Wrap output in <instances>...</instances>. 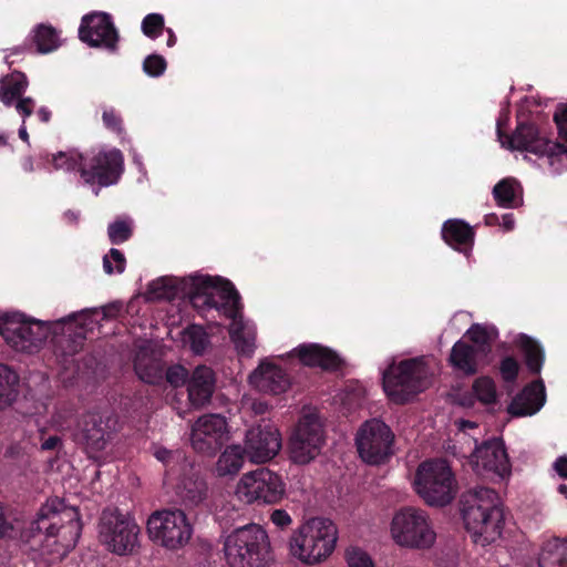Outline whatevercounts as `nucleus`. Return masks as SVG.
<instances>
[{"label": "nucleus", "mask_w": 567, "mask_h": 567, "mask_svg": "<svg viewBox=\"0 0 567 567\" xmlns=\"http://www.w3.org/2000/svg\"><path fill=\"white\" fill-rule=\"evenodd\" d=\"M462 515L466 530L476 545L485 547L501 538L504 513L497 493L475 487L462 496Z\"/></svg>", "instance_id": "f257e3e1"}, {"label": "nucleus", "mask_w": 567, "mask_h": 567, "mask_svg": "<svg viewBox=\"0 0 567 567\" xmlns=\"http://www.w3.org/2000/svg\"><path fill=\"white\" fill-rule=\"evenodd\" d=\"M32 530H45L47 547L56 546L54 551L63 556L75 546L80 537L79 512L58 497L50 498L40 508L32 523Z\"/></svg>", "instance_id": "f03ea898"}, {"label": "nucleus", "mask_w": 567, "mask_h": 567, "mask_svg": "<svg viewBox=\"0 0 567 567\" xmlns=\"http://www.w3.org/2000/svg\"><path fill=\"white\" fill-rule=\"evenodd\" d=\"M337 539V526L330 519L315 517L292 532L289 551L302 564H320L333 553Z\"/></svg>", "instance_id": "7ed1b4c3"}, {"label": "nucleus", "mask_w": 567, "mask_h": 567, "mask_svg": "<svg viewBox=\"0 0 567 567\" xmlns=\"http://www.w3.org/2000/svg\"><path fill=\"white\" fill-rule=\"evenodd\" d=\"M224 553L229 567H265L271 559L269 536L260 525L248 524L226 537Z\"/></svg>", "instance_id": "20e7f679"}, {"label": "nucleus", "mask_w": 567, "mask_h": 567, "mask_svg": "<svg viewBox=\"0 0 567 567\" xmlns=\"http://www.w3.org/2000/svg\"><path fill=\"white\" fill-rule=\"evenodd\" d=\"M414 488L427 505L445 506L457 494V481L445 460H429L419 465L414 477Z\"/></svg>", "instance_id": "39448f33"}, {"label": "nucleus", "mask_w": 567, "mask_h": 567, "mask_svg": "<svg viewBox=\"0 0 567 567\" xmlns=\"http://www.w3.org/2000/svg\"><path fill=\"white\" fill-rule=\"evenodd\" d=\"M431 375L424 358L404 360L383 372V388L393 402L404 403L429 386Z\"/></svg>", "instance_id": "423d86ee"}, {"label": "nucleus", "mask_w": 567, "mask_h": 567, "mask_svg": "<svg viewBox=\"0 0 567 567\" xmlns=\"http://www.w3.org/2000/svg\"><path fill=\"white\" fill-rule=\"evenodd\" d=\"M188 296L198 310L216 309L230 319L240 313L239 296L227 280L204 276L193 278Z\"/></svg>", "instance_id": "0eeeda50"}, {"label": "nucleus", "mask_w": 567, "mask_h": 567, "mask_svg": "<svg viewBox=\"0 0 567 567\" xmlns=\"http://www.w3.org/2000/svg\"><path fill=\"white\" fill-rule=\"evenodd\" d=\"M234 495L246 505H274L285 497L286 484L278 474L261 467L243 474L236 483Z\"/></svg>", "instance_id": "6e6552de"}, {"label": "nucleus", "mask_w": 567, "mask_h": 567, "mask_svg": "<svg viewBox=\"0 0 567 567\" xmlns=\"http://www.w3.org/2000/svg\"><path fill=\"white\" fill-rule=\"evenodd\" d=\"M146 533L155 545L178 550L190 540L193 527L182 509H162L150 515Z\"/></svg>", "instance_id": "1a4fd4ad"}, {"label": "nucleus", "mask_w": 567, "mask_h": 567, "mask_svg": "<svg viewBox=\"0 0 567 567\" xmlns=\"http://www.w3.org/2000/svg\"><path fill=\"white\" fill-rule=\"evenodd\" d=\"M390 533L396 545L413 549L430 548L436 537L426 513L414 507H405L393 516Z\"/></svg>", "instance_id": "9d476101"}, {"label": "nucleus", "mask_w": 567, "mask_h": 567, "mask_svg": "<svg viewBox=\"0 0 567 567\" xmlns=\"http://www.w3.org/2000/svg\"><path fill=\"white\" fill-rule=\"evenodd\" d=\"M140 527L135 520L117 509L102 513L99 537L107 549L117 555H130L138 547Z\"/></svg>", "instance_id": "9b49d317"}, {"label": "nucleus", "mask_w": 567, "mask_h": 567, "mask_svg": "<svg viewBox=\"0 0 567 567\" xmlns=\"http://www.w3.org/2000/svg\"><path fill=\"white\" fill-rule=\"evenodd\" d=\"M358 453L363 462L379 465L393 454L394 434L381 420L365 421L355 436Z\"/></svg>", "instance_id": "f8f14e48"}, {"label": "nucleus", "mask_w": 567, "mask_h": 567, "mask_svg": "<svg viewBox=\"0 0 567 567\" xmlns=\"http://www.w3.org/2000/svg\"><path fill=\"white\" fill-rule=\"evenodd\" d=\"M544 114L534 112L526 105H520L516 112V127L511 128L509 104L506 103L499 111L496 120V134L498 142H551L548 137H540L539 124Z\"/></svg>", "instance_id": "ddd939ff"}, {"label": "nucleus", "mask_w": 567, "mask_h": 567, "mask_svg": "<svg viewBox=\"0 0 567 567\" xmlns=\"http://www.w3.org/2000/svg\"><path fill=\"white\" fill-rule=\"evenodd\" d=\"M49 328L38 320L18 316L6 317L0 321V333L6 342L17 351L32 352L47 339Z\"/></svg>", "instance_id": "4468645a"}, {"label": "nucleus", "mask_w": 567, "mask_h": 567, "mask_svg": "<svg viewBox=\"0 0 567 567\" xmlns=\"http://www.w3.org/2000/svg\"><path fill=\"white\" fill-rule=\"evenodd\" d=\"M323 444L322 423L315 412L302 415L290 440V457L295 463L307 464Z\"/></svg>", "instance_id": "2eb2a0df"}, {"label": "nucleus", "mask_w": 567, "mask_h": 567, "mask_svg": "<svg viewBox=\"0 0 567 567\" xmlns=\"http://www.w3.org/2000/svg\"><path fill=\"white\" fill-rule=\"evenodd\" d=\"M79 39L91 48H100L110 53H116L118 50V32L112 17L105 12L83 16L79 27Z\"/></svg>", "instance_id": "dca6fc26"}, {"label": "nucleus", "mask_w": 567, "mask_h": 567, "mask_svg": "<svg viewBox=\"0 0 567 567\" xmlns=\"http://www.w3.org/2000/svg\"><path fill=\"white\" fill-rule=\"evenodd\" d=\"M114 430L115 420L111 415L89 413L79 423L76 440L90 457H97L106 449Z\"/></svg>", "instance_id": "f3484780"}, {"label": "nucleus", "mask_w": 567, "mask_h": 567, "mask_svg": "<svg viewBox=\"0 0 567 567\" xmlns=\"http://www.w3.org/2000/svg\"><path fill=\"white\" fill-rule=\"evenodd\" d=\"M123 155L116 148L101 151L90 159L81 163V176L86 183H97L101 186L115 184L123 173Z\"/></svg>", "instance_id": "a211bd4d"}, {"label": "nucleus", "mask_w": 567, "mask_h": 567, "mask_svg": "<svg viewBox=\"0 0 567 567\" xmlns=\"http://www.w3.org/2000/svg\"><path fill=\"white\" fill-rule=\"evenodd\" d=\"M227 439V422L220 414H206L192 426L190 444L202 454H214Z\"/></svg>", "instance_id": "6ab92c4d"}, {"label": "nucleus", "mask_w": 567, "mask_h": 567, "mask_svg": "<svg viewBox=\"0 0 567 567\" xmlns=\"http://www.w3.org/2000/svg\"><path fill=\"white\" fill-rule=\"evenodd\" d=\"M471 463L478 475L486 477L504 478L511 472L506 451L496 440L477 447L471 456Z\"/></svg>", "instance_id": "aec40b11"}, {"label": "nucleus", "mask_w": 567, "mask_h": 567, "mask_svg": "<svg viewBox=\"0 0 567 567\" xmlns=\"http://www.w3.org/2000/svg\"><path fill=\"white\" fill-rule=\"evenodd\" d=\"M243 449L251 463H266L274 458L281 449L280 433L272 426L251 427L246 433Z\"/></svg>", "instance_id": "412c9836"}, {"label": "nucleus", "mask_w": 567, "mask_h": 567, "mask_svg": "<svg viewBox=\"0 0 567 567\" xmlns=\"http://www.w3.org/2000/svg\"><path fill=\"white\" fill-rule=\"evenodd\" d=\"M176 494L186 507H196L208 497V485L193 463H184L176 476Z\"/></svg>", "instance_id": "4be33fe9"}, {"label": "nucleus", "mask_w": 567, "mask_h": 567, "mask_svg": "<svg viewBox=\"0 0 567 567\" xmlns=\"http://www.w3.org/2000/svg\"><path fill=\"white\" fill-rule=\"evenodd\" d=\"M28 84L25 74L19 71H13L0 81V101L7 106L14 104L22 117L30 116L35 106L33 99L22 97Z\"/></svg>", "instance_id": "5701e85b"}, {"label": "nucleus", "mask_w": 567, "mask_h": 567, "mask_svg": "<svg viewBox=\"0 0 567 567\" xmlns=\"http://www.w3.org/2000/svg\"><path fill=\"white\" fill-rule=\"evenodd\" d=\"M511 152H516L524 159L545 161L554 173L567 168V150L565 144H505Z\"/></svg>", "instance_id": "b1692460"}, {"label": "nucleus", "mask_w": 567, "mask_h": 567, "mask_svg": "<svg viewBox=\"0 0 567 567\" xmlns=\"http://www.w3.org/2000/svg\"><path fill=\"white\" fill-rule=\"evenodd\" d=\"M250 383L260 392L280 394L288 390L290 380L286 372L269 362H262L249 377Z\"/></svg>", "instance_id": "393cba45"}, {"label": "nucleus", "mask_w": 567, "mask_h": 567, "mask_svg": "<svg viewBox=\"0 0 567 567\" xmlns=\"http://www.w3.org/2000/svg\"><path fill=\"white\" fill-rule=\"evenodd\" d=\"M215 389V375L206 365L197 367L188 380L187 391L190 404L198 409L210 401Z\"/></svg>", "instance_id": "a878e982"}, {"label": "nucleus", "mask_w": 567, "mask_h": 567, "mask_svg": "<svg viewBox=\"0 0 567 567\" xmlns=\"http://www.w3.org/2000/svg\"><path fill=\"white\" fill-rule=\"evenodd\" d=\"M544 403L545 386L542 381H535L514 398L508 406V413L513 416L533 415Z\"/></svg>", "instance_id": "bb28decb"}, {"label": "nucleus", "mask_w": 567, "mask_h": 567, "mask_svg": "<svg viewBox=\"0 0 567 567\" xmlns=\"http://www.w3.org/2000/svg\"><path fill=\"white\" fill-rule=\"evenodd\" d=\"M134 369L137 377L143 382L157 384L163 379V365L161 361L155 358L153 347L150 342L145 341L138 346L134 359Z\"/></svg>", "instance_id": "cd10ccee"}, {"label": "nucleus", "mask_w": 567, "mask_h": 567, "mask_svg": "<svg viewBox=\"0 0 567 567\" xmlns=\"http://www.w3.org/2000/svg\"><path fill=\"white\" fill-rule=\"evenodd\" d=\"M229 337L237 353L250 358L256 349V327L249 320H245L241 312L231 318Z\"/></svg>", "instance_id": "c85d7f7f"}, {"label": "nucleus", "mask_w": 567, "mask_h": 567, "mask_svg": "<svg viewBox=\"0 0 567 567\" xmlns=\"http://www.w3.org/2000/svg\"><path fill=\"white\" fill-rule=\"evenodd\" d=\"M291 355L298 357L305 365L323 369L337 368L340 362L333 351L317 343L301 344L291 352Z\"/></svg>", "instance_id": "c756f323"}, {"label": "nucleus", "mask_w": 567, "mask_h": 567, "mask_svg": "<svg viewBox=\"0 0 567 567\" xmlns=\"http://www.w3.org/2000/svg\"><path fill=\"white\" fill-rule=\"evenodd\" d=\"M246 456L241 445H228L218 456L213 473L217 477H234L244 467Z\"/></svg>", "instance_id": "7c9ffc66"}, {"label": "nucleus", "mask_w": 567, "mask_h": 567, "mask_svg": "<svg viewBox=\"0 0 567 567\" xmlns=\"http://www.w3.org/2000/svg\"><path fill=\"white\" fill-rule=\"evenodd\" d=\"M442 236L451 247L467 254L473 244L474 231L462 220H449L443 225Z\"/></svg>", "instance_id": "2f4dec72"}, {"label": "nucleus", "mask_w": 567, "mask_h": 567, "mask_svg": "<svg viewBox=\"0 0 567 567\" xmlns=\"http://www.w3.org/2000/svg\"><path fill=\"white\" fill-rule=\"evenodd\" d=\"M496 204L503 208H516L523 204V190L519 183L512 177L499 181L493 188Z\"/></svg>", "instance_id": "473e14b6"}, {"label": "nucleus", "mask_w": 567, "mask_h": 567, "mask_svg": "<svg viewBox=\"0 0 567 567\" xmlns=\"http://www.w3.org/2000/svg\"><path fill=\"white\" fill-rule=\"evenodd\" d=\"M538 565L539 567H567V539L553 537L544 542Z\"/></svg>", "instance_id": "72a5a7b5"}, {"label": "nucleus", "mask_w": 567, "mask_h": 567, "mask_svg": "<svg viewBox=\"0 0 567 567\" xmlns=\"http://www.w3.org/2000/svg\"><path fill=\"white\" fill-rule=\"evenodd\" d=\"M32 43L38 53H51L61 47L60 32L51 24L40 23L32 31Z\"/></svg>", "instance_id": "f704fd0d"}, {"label": "nucleus", "mask_w": 567, "mask_h": 567, "mask_svg": "<svg viewBox=\"0 0 567 567\" xmlns=\"http://www.w3.org/2000/svg\"><path fill=\"white\" fill-rule=\"evenodd\" d=\"M450 362L465 374H474L477 371L476 351L472 346L463 341H457L453 346Z\"/></svg>", "instance_id": "c9c22d12"}, {"label": "nucleus", "mask_w": 567, "mask_h": 567, "mask_svg": "<svg viewBox=\"0 0 567 567\" xmlns=\"http://www.w3.org/2000/svg\"><path fill=\"white\" fill-rule=\"evenodd\" d=\"M18 380L14 371L0 364V410L9 406L16 400Z\"/></svg>", "instance_id": "e433bc0d"}, {"label": "nucleus", "mask_w": 567, "mask_h": 567, "mask_svg": "<svg viewBox=\"0 0 567 567\" xmlns=\"http://www.w3.org/2000/svg\"><path fill=\"white\" fill-rule=\"evenodd\" d=\"M517 344L525 353L528 369L534 373H539L544 362V352L540 346L526 334L518 337Z\"/></svg>", "instance_id": "4c0bfd02"}, {"label": "nucleus", "mask_w": 567, "mask_h": 567, "mask_svg": "<svg viewBox=\"0 0 567 567\" xmlns=\"http://www.w3.org/2000/svg\"><path fill=\"white\" fill-rule=\"evenodd\" d=\"M182 341L195 354H203L210 346V340L203 327L193 324L182 333Z\"/></svg>", "instance_id": "58836bf2"}, {"label": "nucleus", "mask_w": 567, "mask_h": 567, "mask_svg": "<svg viewBox=\"0 0 567 567\" xmlns=\"http://www.w3.org/2000/svg\"><path fill=\"white\" fill-rule=\"evenodd\" d=\"M153 454L167 467L168 475H175L176 467H178L181 472L184 463H190L181 450L172 451L163 446H155Z\"/></svg>", "instance_id": "ea45409f"}, {"label": "nucleus", "mask_w": 567, "mask_h": 567, "mask_svg": "<svg viewBox=\"0 0 567 567\" xmlns=\"http://www.w3.org/2000/svg\"><path fill=\"white\" fill-rule=\"evenodd\" d=\"M473 392L478 401L485 405L496 402L497 393L495 383L487 377H482L475 380L473 383Z\"/></svg>", "instance_id": "a19ab883"}, {"label": "nucleus", "mask_w": 567, "mask_h": 567, "mask_svg": "<svg viewBox=\"0 0 567 567\" xmlns=\"http://www.w3.org/2000/svg\"><path fill=\"white\" fill-rule=\"evenodd\" d=\"M102 121L104 126L115 133L120 140H125L126 132L123 124L122 116L113 107L105 109L102 113Z\"/></svg>", "instance_id": "79ce46f5"}, {"label": "nucleus", "mask_w": 567, "mask_h": 567, "mask_svg": "<svg viewBox=\"0 0 567 567\" xmlns=\"http://www.w3.org/2000/svg\"><path fill=\"white\" fill-rule=\"evenodd\" d=\"M142 32L150 39H157L165 29L164 17L161 13H150L142 21Z\"/></svg>", "instance_id": "37998d69"}, {"label": "nucleus", "mask_w": 567, "mask_h": 567, "mask_svg": "<svg viewBox=\"0 0 567 567\" xmlns=\"http://www.w3.org/2000/svg\"><path fill=\"white\" fill-rule=\"evenodd\" d=\"M107 235L111 243L114 245L126 241L132 235L131 223L126 220H115L109 225Z\"/></svg>", "instance_id": "c03bdc74"}, {"label": "nucleus", "mask_w": 567, "mask_h": 567, "mask_svg": "<svg viewBox=\"0 0 567 567\" xmlns=\"http://www.w3.org/2000/svg\"><path fill=\"white\" fill-rule=\"evenodd\" d=\"M125 265L124 255L116 248H112L110 254L103 258V269L107 275L122 274L125 270Z\"/></svg>", "instance_id": "a18cd8bd"}, {"label": "nucleus", "mask_w": 567, "mask_h": 567, "mask_svg": "<svg viewBox=\"0 0 567 567\" xmlns=\"http://www.w3.org/2000/svg\"><path fill=\"white\" fill-rule=\"evenodd\" d=\"M81 163H84L82 155H75L66 152H59L53 155V164L55 168L66 171L79 168L81 171Z\"/></svg>", "instance_id": "49530a36"}, {"label": "nucleus", "mask_w": 567, "mask_h": 567, "mask_svg": "<svg viewBox=\"0 0 567 567\" xmlns=\"http://www.w3.org/2000/svg\"><path fill=\"white\" fill-rule=\"evenodd\" d=\"M348 567H374L370 556L359 547H349L344 553Z\"/></svg>", "instance_id": "de8ad7c7"}, {"label": "nucleus", "mask_w": 567, "mask_h": 567, "mask_svg": "<svg viewBox=\"0 0 567 567\" xmlns=\"http://www.w3.org/2000/svg\"><path fill=\"white\" fill-rule=\"evenodd\" d=\"M167 68V62L164 56L159 54H151L145 58L143 62V71L152 78H157L164 74Z\"/></svg>", "instance_id": "09e8293b"}, {"label": "nucleus", "mask_w": 567, "mask_h": 567, "mask_svg": "<svg viewBox=\"0 0 567 567\" xmlns=\"http://www.w3.org/2000/svg\"><path fill=\"white\" fill-rule=\"evenodd\" d=\"M466 336L478 347L488 346L495 337V331L481 324H473L466 332Z\"/></svg>", "instance_id": "8fccbe9b"}, {"label": "nucleus", "mask_w": 567, "mask_h": 567, "mask_svg": "<svg viewBox=\"0 0 567 567\" xmlns=\"http://www.w3.org/2000/svg\"><path fill=\"white\" fill-rule=\"evenodd\" d=\"M553 121L556 125L557 133L564 142H567V103L556 105Z\"/></svg>", "instance_id": "3c124183"}, {"label": "nucleus", "mask_w": 567, "mask_h": 567, "mask_svg": "<svg viewBox=\"0 0 567 567\" xmlns=\"http://www.w3.org/2000/svg\"><path fill=\"white\" fill-rule=\"evenodd\" d=\"M150 288L155 298L169 299L174 297V287L171 279L162 278L153 281Z\"/></svg>", "instance_id": "603ef678"}, {"label": "nucleus", "mask_w": 567, "mask_h": 567, "mask_svg": "<svg viewBox=\"0 0 567 567\" xmlns=\"http://www.w3.org/2000/svg\"><path fill=\"white\" fill-rule=\"evenodd\" d=\"M165 375H166L167 382L171 385L177 388V386H182L186 383L187 378H188V372L183 365L176 364V365L168 368Z\"/></svg>", "instance_id": "864d4df0"}, {"label": "nucleus", "mask_w": 567, "mask_h": 567, "mask_svg": "<svg viewBox=\"0 0 567 567\" xmlns=\"http://www.w3.org/2000/svg\"><path fill=\"white\" fill-rule=\"evenodd\" d=\"M501 373L505 381H513L517 377L518 373V363L512 358H505L501 363Z\"/></svg>", "instance_id": "5fc2aeb1"}, {"label": "nucleus", "mask_w": 567, "mask_h": 567, "mask_svg": "<svg viewBox=\"0 0 567 567\" xmlns=\"http://www.w3.org/2000/svg\"><path fill=\"white\" fill-rule=\"evenodd\" d=\"M270 522L279 528H287L291 525L292 518L285 509H274L270 514Z\"/></svg>", "instance_id": "6e6d98bb"}, {"label": "nucleus", "mask_w": 567, "mask_h": 567, "mask_svg": "<svg viewBox=\"0 0 567 567\" xmlns=\"http://www.w3.org/2000/svg\"><path fill=\"white\" fill-rule=\"evenodd\" d=\"M554 468L559 476L567 478V457L560 456L554 463Z\"/></svg>", "instance_id": "4d7b16f0"}, {"label": "nucleus", "mask_w": 567, "mask_h": 567, "mask_svg": "<svg viewBox=\"0 0 567 567\" xmlns=\"http://www.w3.org/2000/svg\"><path fill=\"white\" fill-rule=\"evenodd\" d=\"M499 226L503 227L505 231H511L515 227V219L513 214H504L501 218Z\"/></svg>", "instance_id": "13d9d810"}, {"label": "nucleus", "mask_w": 567, "mask_h": 567, "mask_svg": "<svg viewBox=\"0 0 567 567\" xmlns=\"http://www.w3.org/2000/svg\"><path fill=\"white\" fill-rule=\"evenodd\" d=\"M61 444V440L58 436H50L42 442V450H54Z\"/></svg>", "instance_id": "bf43d9fd"}, {"label": "nucleus", "mask_w": 567, "mask_h": 567, "mask_svg": "<svg viewBox=\"0 0 567 567\" xmlns=\"http://www.w3.org/2000/svg\"><path fill=\"white\" fill-rule=\"evenodd\" d=\"M37 115L43 123H48L51 118V112L44 106L38 110Z\"/></svg>", "instance_id": "052dcab7"}, {"label": "nucleus", "mask_w": 567, "mask_h": 567, "mask_svg": "<svg viewBox=\"0 0 567 567\" xmlns=\"http://www.w3.org/2000/svg\"><path fill=\"white\" fill-rule=\"evenodd\" d=\"M485 224L487 226H496L501 224V218L496 214H488L485 216Z\"/></svg>", "instance_id": "680f3d73"}, {"label": "nucleus", "mask_w": 567, "mask_h": 567, "mask_svg": "<svg viewBox=\"0 0 567 567\" xmlns=\"http://www.w3.org/2000/svg\"><path fill=\"white\" fill-rule=\"evenodd\" d=\"M166 31L168 33L167 47L172 48L176 44L177 38L172 29L168 28Z\"/></svg>", "instance_id": "e2e57ef3"}, {"label": "nucleus", "mask_w": 567, "mask_h": 567, "mask_svg": "<svg viewBox=\"0 0 567 567\" xmlns=\"http://www.w3.org/2000/svg\"><path fill=\"white\" fill-rule=\"evenodd\" d=\"M252 409L255 410L256 413H264L267 410V405L262 402H255L252 404Z\"/></svg>", "instance_id": "0e129e2a"}, {"label": "nucleus", "mask_w": 567, "mask_h": 567, "mask_svg": "<svg viewBox=\"0 0 567 567\" xmlns=\"http://www.w3.org/2000/svg\"><path fill=\"white\" fill-rule=\"evenodd\" d=\"M19 137L24 142L29 140V134L24 124L19 128Z\"/></svg>", "instance_id": "69168bd1"}, {"label": "nucleus", "mask_w": 567, "mask_h": 567, "mask_svg": "<svg viewBox=\"0 0 567 567\" xmlns=\"http://www.w3.org/2000/svg\"><path fill=\"white\" fill-rule=\"evenodd\" d=\"M473 429L475 427V423L474 422H471V421H460V429L461 430H465V429Z\"/></svg>", "instance_id": "338daca9"}, {"label": "nucleus", "mask_w": 567, "mask_h": 567, "mask_svg": "<svg viewBox=\"0 0 567 567\" xmlns=\"http://www.w3.org/2000/svg\"><path fill=\"white\" fill-rule=\"evenodd\" d=\"M558 492L560 494H563L565 497H567V485H565V484L559 485Z\"/></svg>", "instance_id": "774afa93"}]
</instances>
